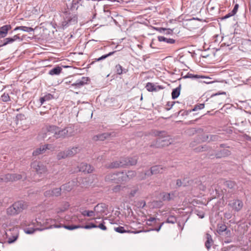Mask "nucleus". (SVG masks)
<instances>
[{
	"label": "nucleus",
	"instance_id": "nucleus-1",
	"mask_svg": "<svg viewBox=\"0 0 251 251\" xmlns=\"http://www.w3.org/2000/svg\"><path fill=\"white\" fill-rule=\"evenodd\" d=\"M137 159L136 157H127L122 158L120 161H114L111 163L108 168H116L118 167H123L125 166L128 165H134L137 163Z\"/></svg>",
	"mask_w": 251,
	"mask_h": 251
},
{
	"label": "nucleus",
	"instance_id": "nucleus-2",
	"mask_svg": "<svg viewBox=\"0 0 251 251\" xmlns=\"http://www.w3.org/2000/svg\"><path fill=\"white\" fill-rule=\"evenodd\" d=\"M5 238L7 243L11 244L15 242L19 237V230L13 225L4 230Z\"/></svg>",
	"mask_w": 251,
	"mask_h": 251
},
{
	"label": "nucleus",
	"instance_id": "nucleus-3",
	"mask_svg": "<svg viewBox=\"0 0 251 251\" xmlns=\"http://www.w3.org/2000/svg\"><path fill=\"white\" fill-rule=\"evenodd\" d=\"M61 129L59 127L51 125L47 126L46 131L47 132L43 133V135L40 134L39 135V139H45L47 137V135L52 134L53 136L56 138H62L61 133Z\"/></svg>",
	"mask_w": 251,
	"mask_h": 251
},
{
	"label": "nucleus",
	"instance_id": "nucleus-4",
	"mask_svg": "<svg viewBox=\"0 0 251 251\" xmlns=\"http://www.w3.org/2000/svg\"><path fill=\"white\" fill-rule=\"evenodd\" d=\"M26 207V204L24 201H19L7 209V213L9 215H15L21 212Z\"/></svg>",
	"mask_w": 251,
	"mask_h": 251
},
{
	"label": "nucleus",
	"instance_id": "nucleus-5",
	"mask_svg": "<svg viewBox=\"0 0 251 251\" xmlns=\"http://www.w3.org/2000/svg\"><path fill=\"white\" fill-rule=\"evenodd\" d=\"M165 170V168L161 165H155L151 168V170L147 171L144 173H142L138 176V177L140 179H143L151 175H156L162 173Z\"/></svg>",
	"mask_w": 251,
	"mask_h": 251
},
{
	"label": "nucleus",
	"instance_id": "nucleus-6",
	"mask_svg": "<svg viewBox=\"0 0 251 251\" xmlns=\"http://www.w3.org/2000/svg\"><path fill=\"white\" fill-rule=\"evenodd\" d=\"M77 18L75 15L66 13L64 17V21L62 23L63 28H65L70 25H74L77 22Z\"/></svg>",
	"mask_w": 251,
	"mask_h": 251
},
{
	"label": "nucleus",
	"instance_id": "nucleus-7",
	"mask_svg": "<svg viewBox=\"0 0 251 251\" xmlns=\"http://www.w3.org/2000/svg\"><path fill=\"white\" fill-rule=\"evenodd\" d=\"M31 225L33 226L34 227H26L24 229L25 233L26 234H33L36 230L42 231L44 230V228L38 227L39 226H42V223L37 221L36 219L32 221Z\"/></svg>",
	"mask_w": 251,
	"mask_h": 251
},
{
	"label": "nucleus",
	"instance_id": "nucleus-8",
	"mask_svg": "<svg viewBox=\"0 0 251 251\" xmlns=\"http://www.w3.org/2000/svg\"><path fill=\"white\" fill-rule=\"evenodd\" d=\"M120 173L121 172H118L107 175L105 177V181L108 182L116 183L123 182V181H122V177L120 176L119 175Z\"/></svg>",
	"mask_w": 251,
	"mask_h": 251
},
{
	"label": "nucleus",
	"instance_id": "nucleus-9",
	"mask_svg": "<svg viewBox=\"0 0 251 251\" xmlns=\"http://www.w3.org/2000/svg\"><path fill=\"white\" fill-rule=\"evenodd\" d=\"M106 208V204L103 203H99L95 206L94 209V211L95 212V216H96L97 217L94 218V219H100L101 218V216L105 212Z\"/></svg>",
	"mask_w": 251,
	"mask_h": 251
},
{
	"label": "nucleus",
	"instance_id": "nucleus-10",
	"mask_svg": "<svg viewBox=\"0 0 251 251\" xmlns=\"http://www.w3.org/2000/svg\"><path fill=\"white\" fill-rule=\"evenodd\" d=\"M56 220L52 219H47L45 222L42 223V226H49L47 227H44V229L52 228H60L62 227L60 224H56Z\"/></svg>",
	"mask_w": 251,
	"mask_h": 251
},
{
	"label": "nucleus",
	"instance_id": "nucleus-11",
	"mask_svg": "<svg viewBox=\"0 0 251 251\" xmlns=\"http://www.w3.org/2000/svg\"><path fill=\"white\" fill-rule=\"evenodd\" d=\"M31 167L40 174L46 173L47 170L46 167L40 162H33L31 164Z\"/></svg>",
	"mask_w": 251,
	"mask_h": 251
},
{
	"label": "nucleus",
	"instance_id": "nucleus-12",
	"mask_svg": "<svg viewBox=\"0 0 251 251\" xmlns=\"http://www.w3.org/2000/svg\"><path fill=\"white\" fill-rule=\"evenodd\" d=\"M22 178V176L20 174H8L5 175L4 176L2 177L1 179L5 182L13 181L19 180Z\"/></svg>",
	"mask_w": 251,
	"mask_h": 251
},
{
	"label": "nucleus",
	"instance_id": "nucleus-13",
	"mask_svg": "<svg viewBox=\"0 0 251 251\" xmlns=\"http://www.w3.org/2000/svg\"><path fill=\"white\" fill-rule=\"evenodd\" d=\"M12 226L11 221L8 217L4 215L0 217V227H2L4 230Z\"/></svg>",
	"mask_w": 251,
	"mask_h": 251
},
{
	"label": "nucleus",
	"instance_id": "nucleus-14",
	"mask_svg": "<svg viewBox=\"0 0 251 251\" xmlns=\"http://www.w3.org/2000/svg\"><path fill=\"white\" fill-rule=\"evenodd\" d=\"M136 172L134 171H129L127 172H122L120 173V176L122 177V181H126L136 176Z\"/></svg>",
	"mask_w": 251,
	"mask_h": 251
},
{
	"label": "nucleus",
	"instance_id": "nucleus-15",
	"mask_svg": "<svg viewBox=\"0 0 251 251\" xmlns=\"http://www.w3.org/2000/svg\"><path fill=\"white\" fill-rule=\"evenodd\" d=\"M62 138L66 136H72L75 134L74 128L73 126H67L61 129Z\"/></svg>",
	"mask_w": 251,
	"mask_h": 251
},
{
	"label": "nucleus",
	"instance_id": "nucleus-16",
	"mask_svg": "<svg viewBox=\"0 0 251 251\" xmlns=\"http://www.w3.org/2000/svg\"><path fill=\"white\" fill-rule=\"evenodd\" d=\"M77 185V180L76 179H73L68 183H66L62 186V190L69 192L75 186Z\"/></svg>",
	"mask_w": 251,
	"mask_h": 251
},
{
	"label": "nucleus",
	"instance_id": "nucleus-17",
	"mask_svg": "<svg viewBox=\"0 0 251 251\" xmlns=\"http://www.w3.org/2000/svg\"><path fill=\"white\" fill-rule=\"evenodd\" d=\"M78 168L79 171L87 173H91L94 170L93 167L86 163H81Z\"/></svg>",
	"mask_w": 251,
	"mask_h": 251
},
{
	"label": "nucleus",
	"instance_id": "nucleus-18",
	"mask_svg": "<svg viewBox=\"0 0 251 251\" xmlns=\"http://www.w3.org/2000/svg\"><path fill=\"white\" fill-rule=\"evenodd\" d=\"M229 204L236 211H239L243 205L242 201L239 200H233Z\"/></svg>",
	"mask_w": 251,
	"mask_h": 251
},
{
	"label": "nucleus",
	"instance_id": "nucleus-19",
	"mask_svg": "<svg viewBox=\"0 0 251 251\" xmlns=\"http://www.w3.org/2000/svg\"><path fill=\"white\" fill-rule=\"evenodd\" d=\"M61 188H56L51 190H49L45 192V195L46 197L50 196H59L61 194Z\"/></svg>",
	"mask_w": 251,
	"mask_h": 251
},
{
	"label": "nucleus",
	"instance_id": "nucleus-20",
	"mask_svg": "<svg viewBox=\"0 0 251 251\" xmlns=\"http://www.w3.org/2000/svg\"><path fill=\"white\" fill-rule=\"evenodd\" d=\"M169 139V137L168 136L158 138L157 139V143H158L157 147H159L161 146H168L169 144H171Z\"/></svg>",
	"mask_w": 251,
	"mask_h": 251
},
{
	"label": "nucleus",
	"instance_id": "nucleus-21",
	"mask_svg": "<svg viewBox=\"0 0 251 251\" xmlns=\"http://www.w3.org/2000/svg\"><path fill=\"white\" fill-rule=\"evenodd\" d=\"M88 78L82 77L80 79H77L75 83L72 84V86H75L76 88H80L86 84L88 81Z\"/></svg>",
	"mask_w": 251,
	"mask_h": 251
},
{
	"label": "nucleus",
	"instance_id": "nucleus-22",
	"mask_svg": "<svg viewBox=\"0 0 251 251\" xmlns=\"http://www.w3.org/2000/svg\"><path fill=\"white\" fill-rule=\"evenodd\" d=\"M146 88L149 92L157 91L160 89H163V87L159 85H155L153 83L148 82L147 83Z\"/></svg>",
	"mask_w": 251,
	"mask_h": 251
},
{
	"label": "nucleus",
	"instance_id": "nucleus-23",
	"mask_svg": "<svg viewBox=\"0 0 251 251\" xmlns=\"http://www.w3.org/2000/svg\"><path fill=\"white\" fill-rule=\"evenodd\" d=\"M80 151V148L78 146L74 147L71 149L66 150L67 154L68 157H71Z\"/></svg>",
	"mask_w": 251,
	"mask_h": 251
},
{
	"label": "nucleus",
	"instance_id": "nucleus-24",
	"mask_svg": "<svg viewBox=\"0 0 251 251\" xmlns=\"http://www.w3.org/2000/svg\"><path fill=\"white\" fill-rule=\"evenodd\" d=\"M11 28L10 25H4L0 27V38L5 37L8 31Z\"/></svg>",
	"mask_w": 251,
	"mask_h": 251
},
{
	"label": "nucleus",
	"instance_id": "nucleus-25",
	"mask_svg": "<svg viewBox=\"0 0 251 251\" xmlns=\"http://www.w3.org/2000/svg\"><path fill=\"white\" fill-rule=\"evenodd\" d=\"M193 182V181L189 180L187 178H184L182 181L180 179H177L176 181V185L178 187L182 185L186 186L192 184Z\"/></svg>",
	"mask_w": 251,
	"mask_h": 251
},
{
	"label": "nucleus",
	"instance_id": "nucleus-26",
	"mask_svg": "<svg viewBox=\"0 0 251 251\" xmlns=\"http://www.w3.org/2000/svg\"><path fill=\"white\" fill-rule=\"evenodd\" d=\"M17 39H20V37L18 35H14L13 37H8L3 40L2 46H5L9 44H11Z\"/></svg>",
	"mask_w": 251,
	"mask_h": 251
},
{
	"label": "nucleus",
	"instance_id": "nucleus-27",
	"mask_svg": "<svg viewBox=\"0 0 251 251\" xmlns=\"http://www.w3.org/2000/svg\"><path fill=\"white\" fill-rule=\"evenodd\" d=\"M229 154L230 151L228 149H223L217 153L216 156L217 158H221L227 156Z\"/></svg>",
	"mask_w": 251,
	"mask_h": 251
},
{
	"label": "nucleus",
	"instance_id": "nucleus-28",
	"mask_svg": "<svg viewBox=\"0 0 251 251\" xmlns=\"http://www.w3.org/2000/svg\"><path fill=\"white\" fill-rule=\"evenodd\" d=\"M206 241L205 243V247L207 250H209L213 244V241L211 236L209 234H206Z\"/></svg>",
	"mask_w": 251,
	"mask_h": 251
},
{
	"label": "nucleus",
	"instance_id": "nucleus-29",
	"mask_svg": "<svg viewBox=\"0 0 251 251\" xmlns=\"http://www.w3.org/2000/svg\"><path fill=\"white\" fill-rule=\"evenodd\" d=\"M70 204L68 202H65L63 203L61 207H58L56 209V212L57 213H60L67 210L69 207Z\"/></svg>",
	"mask_w": 251,
	"mask_h": 251
},
{
	"label": "nucleus",
	"instance_id": "nucleus-30",
	"mask_svg": "<svg viewBox=\"0 0 251 251\" xmlns=\"http://www.w3.org/2000/svg\"><path fill=\"white\" fill-rule=\"evenodd\" d=\"M62 71V68L60 67L57 66L49 71V74L51 75H58L60 74Z\"/></svg>",
	"mask_w": 251,
	"mask_h": 251
},
{
	"label": "nucleus",
	"instance_id": "nucleus-31",
	"mask_svg": "<svg viewBox=\"0 0 251 251\" xmlns=\"http://www.w3.org/2000/svg\"><path fill=\"white\" fill-rule=\"evenodd\" d=\"M180 92V85L174 89L172 92V98L173 99H176L178 97Z\"/></svg>",
	"mask_w": 251,
	"mask_h": 251
},
{
	"label": "nucleus",
	"instance_id": "nucleus-32",
	"mask_svg": "<svg viewBox=\"0 0 251 251\" xmlns=\"http://www.w3.org/2000/svg\"><path fill=\"white\" fill-rule=\"evenodd\" d=\"M158 40L160 42H164L168 44H174L175 42V40L171 38H167L164 36H159L158 37Z\"/></svg>",
	"mask_w": 251,
	"mask_h": 251
},
{
	"label": "nucleus",
	"instance_id": "nucleus-33",
	"mask_svg": "<svg viewBox=\"0 0 251 251\" xmlns=\"http://www.w3.org/2000/svg\"><path fill=\"white\" fill-rule=\"evenodd\" d=\"M53 98V96L50 94H48L40 98V102L41 105L43 104L45 101L50 100Z\"/></svg>",
	"mask_w": 251,
	"mask_h": 251
},
{
	"label": "nucleus",
	"instance_id": "nucleus-34",
	"mask_svg": "<svg viewBox=\"0 0 251 251\" xmlns=\"http://www.w3.org/2000/svg\"><path fill=\"white\" fill-rule=\"evenodd\" d=\"M115 69L116 73L119 75H121L123 73H126V69H124L120 64L116 65Z\"/></svg>",
	"mask_w": 251,
	"mask_h": 251
},
{
	"label": "nucleus",
	"instance_id": "nucleus-35",
	"mask_svg": "<svg viewBox=\"0 0 251 251\" xmlns=\"http://www.w3.org/2000/svg\"><path fill=\"white\" fill-rule=\"evenodd\" d=\"M21 30L22 31L27 32H30L34 30L33 28H32V27H27V26H21L16 27L15 28V30Z\"/></svg>",
	"mask_w": 251,
	"mask_h": 251
},
{
	"label": "nucleus",
	"instance_id": "nucleus-36",
	"mask_svg": "<svg viewBox=\"0 0 251 251\" xmlns=\"http://www.w3.org/2000/svg\"><path fill=\"white\" fill-rule=\"evenodd\" d=\"M110 134L109 133H103L102 134H99L96 136L97 140L103 141L104 139L107 138L110 136Z\"/></svg>",
	"mask_w": 251,
	"mask_h": 251
},
{
	"label": "nucleus",
	"instance_id": "nucleus-37",
	"mask_svg": "<svg viewBox=\"0 0 251 251\" xmlns=\"http://www.w3.org/2000/svg\"><path fill=\"white\" fill-rule=\"evenodd\" d=\"M44 148L43 146H41L40 148L37 149L35 151H34L32 154L34 156H37L39 154H42L45 152Z\"/></svg>",
	"mask_w": 251,
	"mask_h": 251
},
{
	"label": "nucleus",
	"instance_id": "nucleus-38",
	"mask_svg": "<svg viewBox=\"0 0 251 251\" xmlns=\"http://www.w3.org/2000/svg\"><path fill=\"white\" fill-rule=\"evenodd\" d=\"M81 213L84 216L93 217L95 216L94 210H84Z\"/></svg>",
	"mask_w": 251,
	"mask_h": 251
},
{
	"label": "nucleus",
	"instance_id": "nucleus-39",
	"mask_svg": "<svg viewBox=\"0 0 251 251\" xmlns=\"http://www.w3.org/2000/svg\"><path fill=\"white\" fill-rule=\"evenodd\" d=\"M68 157L66 151L59 152L57 155V158L58 160L64 159Z\"/></svg>",
	"mask_w": 251,
	"mask_h": 251
},
{
	"label": "nucleus",
	"instance_id": "nucleus-40",
	"mask_svg": "<svg viewBox=\"0 0 251 251\" xmlns=\"http://www.w3.org/2000/svg\"><path fill=\"white\" fill-rule=\"evenodd\" d=\"M226 226L225 225L221 224L218 225L217 232L218 233L221 234L226 231Z\"/></svg>",
	"mask_w": 251,
	"mask_h": 251
},
{
	"label": "nucleus",
	"instance_id": "nucleus-41",
	"mask_svg": "<svg viewBox=\"0 0 251 251\" xmlns=\"http://www.w3.org/2000/svg\"><path fill=\"white\" fill-rule=\"evenodd\" d=\"M224 186L228 188L232 189L235 186V183L230 180L226 181L224 182Z\"/></svg>",
	"mask_w": 251,
	"mask_h": 251
},
{
	"label": "nucleus",
	"instance_id": "nucleus-42",
	"mask_svg": "<svg viewBox=\"0 0 251 251\" xmlns=\"http://www.w3.org/2000/svg\"><path fill=\"white\" fill-rule=\"evenodd\" d=\"M115 52V51H112V52H110L108 54H105V55H103L101 57H99L98 58H96V61H101L102 60L105 59L107 57H108L113 55L114 53Z\"/></svg>",
	"mask_w": 251,
	"mask_h": 251
},
{
	"label": "nucleus",
	"instance_id": "nucleus-43",
	"mask_svg": "<svg viewBox=\"0 0 251 251\" xmlns=\"http://www.w3.org/2000/svg\"><path fill=\"white\" fill-rule=\"evenodd\" d=\"M160 32H164L166 31L167 34H171L173 33V30L171 29H166L164 28H159L157 29Z\"/></svg>",
	"mask_w": 251,
	"mask_h": 251
},
{
	"label": "nucleus",
	"instance_id": "nucleus-44",
	"mask_svg": "<svg viewBox=\"0 0 251 251\" xmlns=\"http://www.w3.org/2000/svg\"><path fill=\"white\" fill-rule=\"evenodd\" d=\"M80 227L85 229H91L92 228H97V226L94 223H90L89 225H87L84 226H80Z\"/></svg>",
	"mask_w": 251,
	"mask_h": 251
},
{
	"label": "nucleus",
	"instance_id": "nucleus-45",
	"mask_svg": "<svg viewBox=\"0 0 251 251\" xmlns=\"http://www.w3.org/2000/svg\"><path fill=\"white\" fill-rule=\"evenodd\" d=\"M185 77L190 78L192 79H197L200 78H202V76H201L197 75H193L192 74H188Z\"/></svg>",
	"mask_w": 251,
	"mask_h": 251
},
{
	"label": "nucleus",
	"instance_id": "nucleus-46",
	"mask_svg": "<svg viewBox=\"0 0 251 251\" xmlns=\"http://www.w3.org/2000/svg\"><path fill=\"white\" fill-rule=\"evenodd\" d=\"M62 227L64 228L69 229V230H73L75 229H76L80 227V226H62Z\"/></svg>",
	"mask_w": 251,
	"mask_h": 251
},
{
	"label": "nucleus",
	"instance_id": "nucleus-47",
	"mask_svg": "<svg viewBox=\"0 0 251 251\" xmlns=\"http://www.w3.org/2000/svg\"><path fill=\"white\" fill-rule=\"evenodd\" d=\"M1 100L3 101L7 102L10 100L9 95L7 93H4L1 97Z\"/></svg>",
	"mask_w": 251,
	"mask_h": 251
},
{
	"label": "nucleus",
	"instance_id": "nucleus-48",
	"mask_svg": "<svg viewBox=\"0 0 251 251\" xmlns=\"http://www.w3.org/2000/svg\"><path fill=\"white\" fill-rule=\"evenodd\" d=\"M114 230L119 233H124L127 232L126 230L125 229L124 227L123 226H118L117 227H115Z\"/></svg>",
	"mask_w": 251,
	"mask_h": 251
},
{
	"label": "nucleus",
	"instance_id": "nucleus-49",
	"mask_svg": "<svg viewBox=\"0 0 251 251\" xmlns=\"http://www.w3.org/2000/svg\"><path fill=\"white\" fill-rule=\"evenodd\" d=\"M176 222V219L175 217L173 216H170L167 219L166 222L167 223L175 224Z\"/></svg>",
	"mask_w": 251,
	"mask_h": 251
},
{
	"label": "nucleus",
	"instance_id": "nucleus-50",
	"mask_svg": "<svg viewBox=\"0 0 251 251\" xmlns=\"http://www.w3.org/2000/svg\"><path fill=\"white\" fill-rule=\"evenodd\" d=\"M204 107V105L203 103L196 105L195 106L194 108L193 109V111H197L198 110H201V109H203Z\"/></svg>",
	"mask_w": 251,
	"mask_h": 251
},
{
	"label": "nucleus",
	"instance_id": "nucleus-51",
	"mask_svg": "<svg viewBox=\"0 0 251 251\" xmlns=\"http://www.w3.org/2000/svg\"><path fill=\"white\" fill-rule=\"evenodd\" d=\"M162 199L164 201H170V195L168 193H164Z\"/></svg>",
	"mask_w": 251,
	"mask_h": 251
},
{
	"label": "nucleus",
	"instance_id": "nucleus-52",
	"mask_svg": "<svg viewBox=\"0 0 251 251\" xmlns=\"http://www.w3.org/2000/svg\"><path fill=\"white\" fill-rule=\"evenodd\" d=\"M176 102L175 101H169L167 102V105L169 107L168 108H166L167 110H169L173 106Z\"/></svg>",
	"mask_w": 251,
	"mask_h": 251
},
{
	"label": "nucleus",
	"instance_id": "nucleus-53",
	"mask_svg": "<svg viewBox=\"0 0 251 251\" xmlns=\"http://www.w3.org/2000/svg\"><path fill=\"white\" fill-rule=\"evenodd\" d=\"M43 148H44L45 151H46L47 150H52L53 149L52 146L50 144H46L44 146H43Z\"/></svg>",
	"mask_w": 251,
	"mask_h": 251
},
{
	"label": "nucleus",
	"instance_id": "nucleus-54",
	"mask_svg": "<svg viewBox=\"0 0 251 251\" xmlns=\"http://www.w3.org/2000/svg\"><path fill=\"white\" fill-rule=\"evenodd\" d=\"M196 187H199V188L202 191L205 189V187L201 182L200 183V182L196 185Z\"/></svg>",
	"mask_w": 251,
	"mask_h": 251
},
{
	"label": "nucleus",
	"instance_id": "nucleus-55",
	"mask_svg": "<svg viewBox=\"0 0 251 251\" xmlns=\"http://www.w3.org/2000/svg\"><path fill=\"white\" fill-rule=\"evenodd\" d=\"M98 227L103 230H106L107 229L106 227L104 225L103 223H100L99 225L97 226V228Z\"/></svg>",
	"mask_w": 251,
	"mask_h": 251
},
{
	"label": "nucleus",
	"instance_id": "nucleus-56",
	"mask_svg": "<svg viewBox=\"0 0 251 251\" xmlns=\"http://www.w3.org/2000/svg\"><path fill=\"white\" fill-rule=\"evenodd\" d=\"M238 7H239V5L238 4H236L235 5H234V7L233 8V9H232V10L231 11L232 12V13L233 14H235L236 13V12H237V10H238Z\"/></svg>",
	"mask_w": 251,
	"mask_h": 251
},
{
	"label": "nucleus",
	"instance_id": "nucleus-57",
	"mask_svg": "<svg viewBox=\"0 0 251 251\" xmlns=\"http://www.w3.org/2000/svg\"><path fill=\"white\" fill-rule=\"evenodd\" d=\"M156 219L153 217L150 218L147 221V224L150 225L151 223L152 222L155 221Z\"/></svg>",
	"mask_w": 251,
	"mask_h": 251
},
{
	"label": "nucleus",
	"instance_id": "nucleus-58",
	"mask_svg": "<svg viewBox=\"0 0 251 251\" xmlns=\"http://www.w3.org/2000/svg\"><path fill=\"white\" fill-rule=\"evenodd\" d=\"M137 191V189H135L134 190H132L130 192V195H131V196L133 197V196H134V195L136 193Z\"/></svg>",
	"mask_w": 251,
	"mask_h": 251
},
{
	"label": "nucleus",
	"instance_id": "nucleus-59",
	"mask_svg": "<svg viewBox=\"0 0 251 251\" xmlns=\"http://www.w3.org/2000/svg\"><path fill=\"white\" fill-rule=\"evenodd\" d=\"M120 186L119 185H117L116 187H115L113 189V191L115 192H117L120 190Z\"/></svg>",
	"mask_w": 251,
	"mask_h": 251
},
{
	"label": "nucleus",
	"instance_id": "nucleus-60",
	"mask_svg": "<svg viewBox=\"0 0 251 251\" xmlns=\"http://www.w3.org/2000/svg\"><path fill=\"white\" fill-rule=\"evenodd\" d=\"M197 149L198 151H202L205 150V148L202 146H199V147H198Z\"/></svg>",
	"mask_w": 251,
	"mask_h": 251
},
{
	"label": "nucleus",
	"instance_id": "nucleus-61",
	"mask_svg": "<svg viewBox=\"0 0 251 251\" xmlns=\"http://www.w3.org/2000/svg\"><path fill=\"white\" fill-rule=\"evenodd\" d=\"M168 194H170V201L172 200H173L175 197V194L174 193H168Z\"/></svg>",
	"mask_w": 251,
	"mask_h": 251
},
{
	"label": "nucleus",
	"instance_id": "nucleus-62",
	"mask_svg": "<svg viewBox=\"0 0 251 251\" xmlns=\"http://www.w3.org/2000/svg\"><path fill=\"white\" fill-rule=\"evenodd\" d=\"M225 232V234L226 236H229L230 235V231L229 230L226 229V231Z\"/></svg>",
	"mask_w": 251,
	"mask_h": 251
},
{
	"label": "nucleus",
	"instance_id": "nucleus-63",
	"mask_svg": "<svg viewBox=\"0 0 251 251\" xmlns=\"http://www.w3.org/2000/svg\"><path fill=\"white\" fill-rule=\"evenodd\" d=\"M215 189L216 194L217 195V196H219L220 194V190L219 188H215Z\"/></svg>",
	"mask_w": 251,
	"mask_h": 251
},
{
	"label": "nucleus",
	"instance_id": "nucleus-64",
	"mask_svg": "<svg viewBox=\"0 0 251 251\" xmlns=\"http://www.w3.org/2000/svg\"><path fill=\"white\" fill-rule=\"evenodd\" d=\"M208 139V136L207 135H206L203 137V138L201 139V141H206Z\"/></svg>",
	"mask_w": 251,
	"mask_h": 251
}]
</instances>
